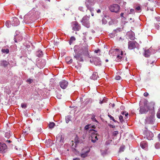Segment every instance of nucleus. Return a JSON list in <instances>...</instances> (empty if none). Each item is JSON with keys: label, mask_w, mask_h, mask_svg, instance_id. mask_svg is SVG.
<instances>
[{"label": "nucleus", "mask_w": 160, "mask_h": 160, "mask_svg": "<svg viewBox=\"0 0 160 160\" xmlns=\"http://www.w3.org/2000/svg\"><path fill=\"white\" fill-rule=\"evenodd\" d=\"M91 127H92L93 128H94L95 127V126H92L91 125H86L85 127V130H88L89 129V128H91Z\"/></svg>", "instance_id": "30"}, {"label": "nucleus", "mask_w": 160, "mask_h": 160, "mask_svg": "<svg viewBox=\"0 0 160 160\" xmlns=\"http://www.w3.org/2000/svg\"><path fill=\"white\" fill-rule=\"evenodd\" d=\"M148 95V92H145L144 93V96L145 97H147Z\"/></svg>", "instance_id": "49"}, {"label": "nucleus", "mask_w": 160, "mask_h": 160, "mask_svg": "<svg viewBox=\"0 0 160 160\" xmlns=\"http://www.w3.org/2000/svg\"><path fill=\"white\" fill-rule=\"evenodd\" d=\"M115 36V35L113 34H111L110 35V36H111V37H113Z\"/></svg>", "instance_id": "51"}, {"label": "nucleus", "mask_w": 160, "mask_h": 160, "mask_svg": "<svg viewBox=\"0 0 160 160\" xmlns=\"http://www.w3.org/2000/svg\"><path fill=\"white\" fill-rule=\"evenodd\" d=\"M140 145L141 148L143 149H147L148 144L146 141H142L140 143Z\"/></svg>", "instance_id": "20"}, {"label": "nucleus", "mask_w": 160, "mask_h": 160, "mask_svg": "<svg viewBox=\"0 0 160 160\" xmlns=\"http://www.w3.org/2000/svg\"><path fill=\"white\" fill-rule=\"evenodd\" d=\"M6 142H8V143H10V142H11V141L10 140H7L6 141Z\"/></svg>", "instance_id": "58"}, {"label": "nucleus", "mask_w": 160, "mask_h": 160, "mask_svg": "<svg viewBox=\"0 0 160 160\" xmlns=\"http://www.w3.org/2000/svg\"><path fill=\"white\" fill-rule=\"evenodd\" d=\"M8 64V62L6 60H1L0 62V66L4 67H6Z\"/></svg>", "instance_id": "19"}, {"label": "nucleus", "mask_w": 160, "mask_h": 160, "mask_svg": "<svg viewBox=\"0 0 160 160\" xmlns=\"http://www.w3.org/2000/svg\"><path fill=\"white\" fill-rule=\"evenodd\" d=\"M149 112L148 116L147 117L145 121L148 123L152 124L155 121V112L153 110H149Z\"/></svg>", "instance_id": "2"}, {"label": "nucleus", "mask_w": 160, "mask_h": 160, "mask_svg": "<svg viewBox=\"0 0 160 160\" xmlns=\"http://www.w3.org/2000/svg\"><path fill=\"white\" fill-rule=\"evenodd\" d=\"M65 60L67 63L68 64L71 63L73 61L72 59L70 57H67L65 58Z\"/></svg>", "instance_id": "23"}, {"label": "nucleus", "mask_w": 160, "mask_h": 160, "mask_svg": "<svg viewBox=\"0 0 160 160\" xmlns=\"http://www.w3.org/2000/svg\"><path fill=\"white\" fill-rule=\"evenodd\" d=\"M60 86L63 89H65L68 85V82L65 80H63L60 82Z\"/></svg>", "instance_id": "13"}, {"label": "nucleus", "mask_w": 160, "mask_h": 160, "mask_svg": "<svg viewBox=\"0 0 160 160\" xmlns=\"http://www.w3.org/2000/svg\"><path fill=\"white\" fill-rule=\"evenodd\" d=\"M78 9L79 10L82 11H83V8L82 7H79L78 8Z\"/></svg>", "instance_id": "45"}, {"label": "nucleus", "mask_w": 160, "mask_h": 160, "mask_svg": "<svg viewBox=\"0 0 160 160\" xmlns=\"http://www.w3.org/2000/svg\"><path fill=\"white\" fill-rule=\"evenodd\" d=\"M110 126L112 128H114L115 127V126H113L112 125H111Z\"/></svg>", "instance_id": "57"}, {"label": "nucleus", "mask_w": 160, "mask_h": 160, "mask_svg": "<svg viewBox=\"0 0 160 160\" xmlns=\"http://www.w3.org/2000/svg\"><path fill=\"white\" fill-rule=\"evenodd\" d=\"M90 62H92L95 65H100L101 64V61L99 58H93L92 59V61L90 60Z\"/></svg>", "instance_id": "14"}, {"label": "nucleus", "mask_w": 160, "mask_h": 160, "mask_svg": "<svg viewBox=\"0 0 160 160\" xmlns=\"http://www.w3.org/2000/svg\"><path fill=\"white\" fill-rule=\"evenodd\" d=\"M85 4L88 9L91 12L94 11V8L91 7L93 4L89 0H86Z\"/></svg>", "instance_id": "9"}, {"label": "nucleus", "mask_w": 160, "mask_h": 160, "mask_svg": "<svg viewBox=\"0 0 160 160\" xmlns=\"http://www.w3.org/2000/svg\"><path fill=\"white\" fill-rule=\"evenodd\" d=\"M71 117L70 116H68L66 117V121L67 123H68L71 120Z\"/></svg>", "instance_id": "29"}, {"label": "nucleus", "mask_w": 160, "mask_h": 160, "mask_svg": "<svg viewBox=\"0 0 160 160\" xmlns=\"http://www.w3.org/2000/svg\"><path fill=\"white\" fill-rule=\"evenodd\" d=\"M107 21L105 18H103L102 19V23L103 24H105L107 23Z\"/></svg>", "instance_id": "41"}, {"label": "nucleus", "mask_w": 160, "mask_h": 160, "mask_svg": "<svg viewBox=\"0 0 160 160\" xmlns=\"http://www.w3.org/2000/svg\"><path fill=\"white\" fill-rule=\"evenodd\" d=\"M156 19H157V20L158 21H160V18H159V17H157L156 18Z\"/></svg>", "instance_id": "53"}, {"label": "nucleus", "mask_w": 160, "mask_h": 160, "mask_svg": "<svg viewBox=\"0 0 160 160\" xmlns=\"http://www.w3.org/2000/svg\"><path fill=\"white\" fill-rule=\"evenodd\" d=\"M158 138L159 141H160V133L158 135Z\"/></svg>", "instance_id": "55"}, {"label": "nucleus", "mask_w": 160, "mask_h": 160, "mask_svg": "<svg viewBox=\"0 0 160 160\" xmlns=\"http://www.w3.org/2000/svg\"><path fill=\"white\" fill-rule=\"evenodd\" d=\"M114 106H115V104H112V107H114Z\"/></svg>", "instance_id": "64"}, {"label": "nucleus", "mask_w": 160, "mask_h": 160, "mask_svg": "<svg viewBox=\"0 0 160 160\" xmlns=\"http://www.w3.org/2000/svg\"><path fill=\"white\" fill-rule=\"evenodd\" d=\"M135 9L136 12H140L141 11V7L139 6H138L135 8Z\"/></svg>", "instance_id": "27"}, {"label": "nucleus", "mask_w": 160, "mask_h": 160, "mask_svg": "<svg viewBox=\"0 0 160 160\" xmlns=\"http://www.w3.org/2000/svg\"><path fill=\"white\" fill-rule=\"evenodd\" d=\"M155 27L157 29H158L159 28H160V26L159 25V23H155Z\"/></svg>", "instance_id": "39"}, {"label": "nucleus", "mask_w": 160, "mask_h": 160, "mask_svg": "<svg viewBox=\"0 0 160 160\" xmlns=\"http://www.w3.org/2000/svg\"><path fill=\"white\" fill-rule=\"evenodd\" d=\"M36 13L35 9H33L31 11H30L28 13L26 14L24 17V20L27 19V18L28 17L29 18H31V17L34 15V13Z\"/></svg>", "instance_id": "17"}, {"label": "nucleus", "mask_w": 160, "mask_h": 160, "mask_svg": "<svg viewBox=\"0 0 160 160\" xmlns=\"http://www.w3.org/2000/svg\"><path fill=\"white\" fill-rule=\"evenodd\" d=\"M19 24V22L17 18L14 17L12 18V20L11 22L12 25L14 26H17Z\"/></svg>", "instance_id": "18"}, {"label": "nucleus", "mask_w": 160, "mask_h": 160, "mask_svg": "<svg viewBox=\"0 0 160 160\" xmlns=\"http://www.w3.org/2000/svg\"><path fill=\"white\" fill-rule=\"evenodd\" d=\"M105 61H106V62H108V59H106L105 60Z\"/></svg>", "instance_id": "62"}, {"label": "nucleus", "mask_w": 160, "mask_h": 160, "mask_svg": "<svg viewBox=\"0 0 160 160\" xmlns=\"http://www.w3.org/2000/svg\"><path fill=\"white\" fill-rule=\"evenodd\" d=\"M2 52L3 53H8L9 52V50L8 49H2Z\"/></svg>", "instance_id": "36"}, {"label": "nucleus", "mask_w": 160, "mask_h": 160, "mask_svg": "<svg viewBox=\"0 0 160 160\" xmlns=\"http://www.w3.org/2000/svg\"><path fill=\"white\" fill-rule=\"evenodd\" d=\"M11 135V134L10 131L6 132L5 135V137L8 139L10 137Z\"/></svg>", "instance_id": "26"}, {"label": "nucleus", "mask_w": 160, "mask_h": 160, "mask_svg": "<svg viewBox=\"0 0 160 160\" xmlns=\"http://www.w3.org/2000/svg\"><path fill=\"white\" fill-rule=\"evenodd\" d=\"M98 75L96 72H94L91 77V78L92 79L95 80L97 79Z\"/></svg>", "instance_id": "22"}, {"label": "nucleus", "mask_w": 160, "mask_h": 160, "mask_svg": "<svg viewBox=\"0 0 160 160\" xmlns=\"http://www.w3.org/2000/svg\"><path fill=\"white\" fill-rule=\"evenodd\" d=\"M57 140L60 142H63L64 140V137L61 134L58 135L56 137Z\"/></svg>", "instance_id": "21"}, {"label": "nucleus", "mask_w": 160, "mask_h": 160, "mask_svg": "<svg viewBox=\"0 0 160 160\" xmlns=\"http://www.w3.org/2000/svg\"><path fill=\"white\" fill-rule=\"evenodd\" d=\"M55 126V123L53 122H50L49 125V128H53Z\"/></svg>", "instance_id": "33"}, {"label": "nucleus", "mask_w": 160, "mask_h": 160, "mask_svg": "<svg viewBox=\"0 0 160 160\" xmlns=\"http://www.w3.org/2000/svg\"><path fill=\"white\" fill-rule=\"evenodd\" d=\"M16 38L18 39V41H20L23 38L22 36L20 35L18 36L17 35L15 36V38H14V40L15 42H17V41L16 40Z\"/></svg>", "instance_id": "24"}, {"label": "nucleus", "mask_w": 160, "mask_h": 160, "mask_svg": "<svg viewBox=\"0 0 160 160\" xmlns=\"http://www.w3.org/2000/svg\"><path fill=\"white\" fill-rule=\"evenodd\" d=\"M118 134V131H114L112 133V135L113 136H116Z\"/></svg>", "instance_id": "34"}, {"label": "nucleus", "mask_w": 160, "mask_h": 160, "mask_svg": "<svg viewBox=\"0 0 160 160\" xmlns=\"http://www.w3.org/2000/svg\"><path fill=\"white\" fill-rule=\"evenodd\" d=\"M7 148V146L5 144L2 143L0 142V152H5L6 151Z\"/></svg>", "instance_id": "16"}, {"label": "nucleus", "mask_w": 160, "mask_h": 160, "mask_svg": "<svg viewBox=\"0 0 160 160\" xmlns=\"http://www.w3.org/2000/svg\"><path fill=\"white\" fill-rule=\"evenodd\" d=\"M149 110V108L146 105H144L143 107H141L140 108L139 112L142 114L146 113Z\"/></svg>", "instance_id": "10"}, {"label": "nucleus", "mask_w": 160, "mask_h": 160, "mask_svg": "<svg viewBox=\"0 0 160 160\" xmlns=\"http://www.w3.org/2000/svg\"><path fill=\"white\" fill-rule=\"evenodd\" d=\"M138 44L136 41H129L128 42V48L130 49H132L138 46Z\"/></svg>", "instance_id": "8"}, {"label": "nucleus", "mask_w": 160, "mask_h": 160, "mask_svg": "<svg viewBox=\"0 0 160 160\" xmlns=\"http://www.w3.org/2000/svg\"><path fill=\"white\" fill-rule=\"evenodd\" d=\"M113 52H115L117 54V55H116V56H117L116 58V61L117 62L120 61L122 58L123 54L122 51L116 48L114 50Z\"/></svg>", "instance_id": "5"}, {"label": "nucleus", "mask_w": 160, "mask_h": 160, "mask_svg": "<svg viewBox=\"0 0 160 160\" xmlns=\"http://www.w3.org/2000/svg\"><path fill=\"white\" fill-rule=\"evenodd\" d=\"M109 8L111 12L117 13L120 9V7L117 4H113L110 5Z\"/></svg>", "instance_id": "6"}, {"label": "nucleus", "mask_w": 160, "mask_h": 160, "mask_svg": "<svg viewBox=\"0 0 160 160\" xmlns=\"http://www.w3.org/2000/svg\"><path fill=\"white\" fill-rule=\"evenodd\" d=\"M144 134L147 138L149 140H151L153 137V134L150 131H146L144 132Z\"/></svg>", "instance_id": "12"}, {"label": "nucleus", "mask_w": 160, "mask_h": 160, "mask_svg": "<svg viewBox=\"0 0 160 160\" xmlns=\"http://www.w3.org/2000/svg\"><path fill=\"white\" fill-rule=\"evenodd\" d=\"M43 55L42 52L41 51H38L37 52V56L39 57H41Z\"/></svg>", "instance_id": "28"}, {"label": "nucleus", "mask_w": 160, "mask_h": 160, "mask_svg": "<svg viewBox=\"0 0 160 160\" xmlns=\"http://www.w3.org/2000/svg\"><path fill=\"white\" fill-rule=\"evenodd\" d=\"M155 147L157 149L160 148V144L158 142L156 143L155 144Z\"/></svg>", "instance_id": "38"}, {"label": "nucleus", "mask_w": 160, "mask_h": 160, "mask_svg": "<svg viewBox=\"0 0 160 160\" xmlns=\"http://www.w3.org/2000/svg\"><path fill=\"white\" fill-rule=\"evenodd\" d=\"M92 120L93 121H95L96 122H98V121L96 120V119L95 118V117H93V118H92Z\"/></svg>", "instance_id": "46"}, {"label": "nucleus", "mask_w": 160, "mask_h": 160, "mask_svg": "<svg viewBox=\"0 0 160 160\" xmlns=\"http://www.w3.org/2000/svg\"><path fill=\"white\" fill-rule=\"evenodd\" d=\"M22 108H26L27 107V105L25 103H22L21 105Z\"/></svg>", "instance_id": "37"}, {"label": "nucleus", "mask_w": 160, "mask_h": 160, "mask_svg": "<svg viewBox=\"0 0 160 160\" xmlns=\"http://www.w3.org/2000/svg\"><path fill=\"white\" fill-rule=\"evenodd\" d=\"M98 135L96 131H95L94 132L92 133L91 135V141L92 142L94 143L98 140Z\"/></svg>", "instance_id": "11"}, {"label": "nucleus", "mask_w": 160, "mask_h": 160, "mask_svg": "<svg viewBox=\"0 0 160 160\" xmlns=\"http://www.w3.org/2000/svg\"><path fill=\"white\" fill-rule=\"evenodd\" d=\"M104 102V100H102V101H100V103L101 104H102V103L103 102Z\"/></svg>", "instance_id": "54"}, {"label": "nucleus", "mask_w": 160, "mask_h": 160, "mask_svg": "<svg viewBox=\"0 0 160 160\" xmlns=\"http://www.w3.org/2000/svg\"><path fill=\"white\" fill-rule=\"evenodd\" d=\"M119 119L121 122H122L123 120V117L122 115H120L119 117Z\"/></svg>", "instance_id": "42"}, {"label": "nucleus", "mask_w": 160, "mask_h": 160, "mask_svg": "<svg viewBox=\"0 0 160 160\" xmlns=\"http://www.w3.org/2000/svg\"><path fill=\"white\" fill-rule=\"evenodd\" d=\"M121 31V29L120 28H117L115 30V31H116V32H118H118H120Z\"/></svg>", "instance_id": "48"}, {"label": "nucleus", "mask_w": 160, "mask_h": 160, "mask_svg": "<svg viewBox=\"0 0 160 160\" xmlns=\"http://www.w3.org/2000/svg\"><path fill=\"white\" fill-rule=\"evenodd\" d=\"M97 12L98 13H99L101 12V10L100 9H98L97 11Z\"/></svg>", "instance_id": "50"}, {"label": "nucleus", "mask_w": 160, "mask_h": 160, "mask_svg": "<svg viewBox=\"0 0 160 160\" xmlns=\"http://www.w3.org/2000/svg\"><path fill=\"white\" fill-rule=\"evenodd\" d=\"M75 38L74 37H71L69 41V44L71 45L72 43L73 42L75 41Z\"/></svg>", "instance_id": "25"}, {"label": "nucleus", "mask_w": 160, "mask_h": 160, "mask_svg": "<svg viewBox=\"0 0 160 160\" xmlns=\"http://www.w3.org/2000/svg\"><path fill=\"white\" fill-rule=\"evenodd\" d=\"M73 160H80V159L79 158H76L74 159H73Z\"/></svg>", "instance_id": "52"}, {"label": "nucleus", "mask_w": 160, "mask_h": 160, "mask_svg": "<svg viewBox=\"0 0 160 160\" xmlns=\"http://www.w3.org/2000/svg\"><path fill=\"white\" fill-rule=\"evenodd\" d=\"M90 149L88 147H85L81 150L80 156L83 158L88 157L90 151Z\"/></svg>", "instance_id": "4"}, {"label": "nucleus", "mask_w": 160, "mask_h": 160, "mask_svg": "<svg viewBox=\"0 0 160 160\" xmlns=\"http://www.w3.org/2000/svg\"><path fill=\"white\" fill-rule=\"evenodd\" d=\"M11 24V22L10 23L9 21H7L6 22L5 25L7 28H9L10 27Z\"/></svg>", "instance_id": "31"}, {"label": "nucleus", "mask_w": 160, "mask_h": 160, "mask_svg": "<svg viewBox=\"0 0 160 160\" xmlns=\"http://www.w3.org/2000/svg\"><path fill=\"white\" fill-rule=\"evenodd\" d=\"M91 13V15L92 16H94V13L92 12Z\"/></svg>", "instance_id": "61"}, {"label": "nucleus", "mask_w": 160, "mask_h": 160, "mask_svg": "<svg viewBox=\"0 0 160 160\" xmlns=\"http://www.w3.org/2000/svg\"><path fill=\"white\" fill-rule=\"evenodd\" d=\"M54 160H59L58 158H56Z\"/></svg>", "instance_id": "63"}, {"label": "nucleus", "mask_w": 160, "mask_h": 160, "mask_svg": "<svg viewBox=\"0 0 160 160\" xmlns=\"http://www.w3.org/2000/svg\"><path fill=\"white\" fill-rule=\"evenodd\" d=\"M121 77L119 76H117L116 77V79L117 80H120L121 79Z\"/></svg>", "instance_id": "43"}, {"label": "nucleus", "mask_w": 160, "mask_h": 160, "mask_svg": "<svg viewBox=\"0 0 160 160\" xmlns=\"http://www.w3.org/2000/svg\"><path fill=\"white\" fill-rule=\"evenodd\" d=\"M33 80L31 78H29L28 79H27V82L29 84H30L33 82Z\"/></svg>", "instance_id": "40"}, {"label": "nucleus", "mask_w": 160, "mask_h": 160, "mask_svg": "<svg viewBox=\"0 0 160 160\" xmlns=\"http://www.w3.org/2000/svg\"><path fill=\"white\" fill-rule=\"evenodd\" d=\"M135 13V10L133 9H131L130 12L128 11V14H134Z\"/></svg>", "instance_id": "32"}, {"label": "nucleus", "mask_w": 160, "mask_h": 160, "mask_svg": "<svg viewBox=\"0 0 160 160\" xmlns=\"http://www.w3.org/2000/svg\"><path fill=\"white\" fill-rule=\"evenodd\" d=\"M88 47L87 43L85 42L74 46L73 49L75 54L74 57L78 60V62H83V56H88L89 55Z\"/></svg>", "instance_id": "1"}, {"label": "nucleus", "mask_w": 160, "mask_h": 160, "mask_svg": "<svg viewBox=\"0 0 160 160\" xmlns=\"http://www.w3.org/2000/svg\"><path fill=\"white\" fill-rule=\"evenodd\" d=\"M124 148L122 146H121L120 148L119 151L120 152H122L123 151Z\"/></svg>", "instance_id": "44"}, {"label": "nucleus", "mask_w": 160, "mask_h": 160, "mask_svg": "<svg viewBox=\"0 0 160 160\" xmlns=\"http://www.w3.org/2000/svg\"><path fill=\"white\" fill-rule=\"evenodd\" d=\"M125 116L126 117H127L128 115V113H126L125 114Z\"/></svg>", "instance_id": "60"}, {"label": "nucleus", "mask_w": 160, "mask_h": 160, "mask_svg": "<svg viewBox=\"0 0 160 160\" xmlns=\"http://www.w3.org/2000/svg\"><path fill=\"white\" fill-rule=\"evenodd\" d=\"M45 65V63H44V64H43V65H42V66H41V67H40V68H42Z\"/></svg>", "instance_id": "59"}, {"label": "nucleus", "mask_w": 160, "mask_h": 160, "mask_svg": "<svg viewBox=\"0 0 160 160\" xmlns=\"http://www.w3.org/2000/svg\"><path fill=\"white\" fill-rule=\"evenodd\" d=\"M156 51L151 47L147 50H145L144 55L146 57H149L151 54H154Z\"/></svg>", "instance_id": "7"}, {"label": "nucleus", "mask_w": 160, "mask_h": 160, "mask_svg": "<svg viewBox=\"0 0 160 160\" xmlns=\"http://www.w3.org/2000/svg\"><path fill=\"white\" fill-rule=\"evenodd\" d=\"M100 52V50L99 49H98L97 50H95L94 51V52L96 53H97Z\"/></svg>", "instance_id": "47"}, {"label": "nucleus", "mask_w": 160, "mask_h": 160, "mask_svg": "<svg viewBox=\"0 0 160 160\" xmlns=\"http://www.w3.org/2000/svg\"><path fill=\"white\" fill-rule=\"evenodd\" d=\"M90 17V15L88 16L86 15L83 17L81 21L82 24L87 28H89L90 26L89 21Z\"/></svg>", "instance_id": "3"}, {"label": "nucleus", "mask_w": 160, "mask_h": 160, "mask_svg": "<svg viewBox=\"0 0 160 160\" xmlns=\"http://www.w3.org/2000/svg\"><path fill=\"white\" fill-rule=\"evenodd\" d=\"M123 13H122L120 14V16L121 17H123Z\"/></svg>", "instance_id": "56"}, {"label": "nucleus", "mask_w": 160, "mask_h": 160, "mask_svg": "<svg viewBox=\"0 0 160 160\" xmlns=\"http://www.w3.org/2000/svg\"><path fill=\"white\" fill-rule=\"evenodd\" d=\"M81 28L80 25L77 22L75 21L73 22L72 25V29L75 31H79Z\"/></svg>", "instance_id": "15"}, {"label": "nucleus", "mask_w": 160, "mask_h": 160, "mask_svg": "<svg viewBox=\"0 0 160 160\" xmlns=\"http://www.w3.org/2000/svg\"><path fill=\"white\" fill-rule=\"evenodd\" d=\"M108 117L110 118L111 120H112L114 122H116L117 121L115 120L114 118L112 117L111 115L109 114L108 115Z\"/></svg>", "instance_id": "35"}]
</instances>
